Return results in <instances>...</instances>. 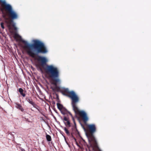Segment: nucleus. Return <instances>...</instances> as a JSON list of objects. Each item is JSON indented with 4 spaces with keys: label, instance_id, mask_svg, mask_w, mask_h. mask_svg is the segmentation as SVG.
Returning <instances> with one entry per match:
<instances>
[{
    "label": "nucleus",
    "instance_id": "obj_1",
    "mask_svg": "<svg viewBox=\"0 0 151 151\" xmlns=\"http://www.w3.org/2000/svg\"><path fill=\"white\" fill-rule=\"evenodd\" d=\"M14 38L15 39H19L24 44L23 48L26 50L27 54L31 57L40 62L38 66L41 71L42 67L48 77L53 81V84L55 87L52 89L53 91L60 92L63 94L70 98L71 100V104L73 111L76 115L80 116L85 124H86L88 120L86 113L83 111L80 110L77 105L79 101V98L75 92L72 91H70L68 88H65L61 91L60 88L57 86V83L60 82L59 78V71L58 69L52 65H47V60L46 58L38 55L39 53L46 54L47 50L44 44L38 40L33 41V43H29L27 41L22 40L21 37L17 33L14 34Z\"/></svg>",
    "mask_w": 151,
    "mask_h": 151
},
{
    "label": "nucleus",
    "instance_id": "obj_2",
    "mask_svg": "<svg viewBox=\"0 0 151 151\" xmlns=\"http://www.w3.org/2000/svg\"><path fill=\"white\" fill-rule=\"evenodd\" d=\"M0 4L1 7V11L3 12V17L6 20L5 22L8 24V27L10 28L11 26L16 30L17 28L14 23V20L19 18L18 13L13 9L12 6L7 4L4 0H0Z\"/></svg>",
    "mask_w": 151,
    "mask_h": 151
},
{
    "label": "nucleus",
    "instance_id": "obj_3",
    "mask_svg": "<svg viewBox=\"0 0 151 151\" xmlns=\"http://www.w3.org/2000/svg\"><path fill=\"white\" fill-rule=\"evenodd\" d=\"M86 134L89 138V140L92 141L95 147L97 146V143L93 135V134L96 131V127L94 124H87Z\"/></svg>",
    "mask_w": 151,
    "mask_h": 151
},
{
    "label": "nucleus",
    "instance_id": "obj_4",
    "mask_svg": "<svg viewBox=\"0 0 151 151\" xmlns=\"http://www.w3.org/2000/svg\"><path fill=\"white\" fill-rule=\"evenodd\" d=\"M26 100L30 104H31L33 107L36 109L37 110L40 111L39 107L33 101L32 98L30 97H27L26 98Z\"/></svg>",
    "mask_w": 151,
    "mask_h": 151
},
{
    "label": "nucleus",
    "instance_id": "obj_5",
    "mask_svg": "<svg viewBox=\"0 0 151 151\" xmlns=\"http://www.w3.org/2000/svg\"><path fill=\"white\" fill-rule=\"evenodd\" d=\"M63 120L64 121V123L66 126L69 127H70V124L68 118L66 116H64L63 118Z\"/></svg>",
    "mask_w": 151,
    "mask_h": 151
},
{
    "label": "nucleus",
    "instance_id": "obj_6",
    "mask_svg": "<svg viewBox=\"0 0 151 151\" xmlns=\"http://www.w3.org/2000/svg\"><path fill=\"white\" fill-rule=\"evenodd\" d=\"M60 111H61V113L64 115L66 114L67 113H68L70 115L73 117L72 114L70 112H68L67 109L64 107L63 109H62L60 110Z\"/></svg>",
    "mask_w": 151,
    "mask_h": 151
},
{
    "label": "nucleus",
    "instance_id": "obj_7",
    "mask_svg": "<svg viewBox=\"0 0 151 151\" xmlns=\"http://www.w3.org/2000/svg\"><path fill=\"white\" fill-rule=\"evenodd\" d=\"M16 107L20 110L22 111L23 112L24 111V109L22 107V106L20 104H16Z\"/></svg>",
    "mask_w": 151,
    "mask_h": 151
},
{
    "label": "nucleus",
    "instance_id": "obj_8",
    "mask_svg": "<svg viewBox=\"0 0 151 151\" xmlns=\"http://www.w3.org/2000/svg\"><path fill=\"white\" fill-rule=\"evenodd\" d=\"M23 90L21 88H20L19 89V91L21 95H22L23 97H24L25 96V93H23Z\"/></svg>",
    "mask_w": 151,
    "mask_h": 151
},
{
    "label": "nucleus",
    "instance_id": "obj_9",
    "mask_svg": "<svg viewBox=\"0 0 151 151\" xmlns=\"http://www.w3.org/2000/svg\"><path fill=\"white\" fill-rule=\"evenodd\" d=\"M57 107L58 109L60 111L64 107L62 105L59 103H57Z\"/></svg>",
    "mask_w": 151,
    "mask_h": 151
},
{
    "label": "nucleus",
    "instance_id": "obj_10",
    "mask_svg": "<svg viewBox=\"0 0 151 151\" xmlns=\"http://www.w3.org/2000/svg\"><path fill=\"white\" fill-rule=\"evenodd\" d=\"M46 138L48 141H50L52 140L51 137L48 134L46 135Z\"/></svg>",
    "mask_w": 151,
    "mask_h": 151
},
{
    "label": "nucleus",
    "instance_id": "obj_11",
    "mask_svg": "<svg viewBox=\"0 0 151 151\" xmlns=\"http://www.w3.org/2000/svg\"><path fill=\"white\" fill-rule=\"evenodd\" d=\"M64 129L65 130V133L67 134L68 136H70V133L68 130V129L65 127L64 128Z\"/></svg>",
    "mask_w": 151,
    "mask_h": 151
},
{
    "label": "nucleus",
    "instance_id": "obj_12",
    "mask_svg": "<svg viewBox=\"0 0 151 151\" xmlns=\"http://www.w3.org/2000/svg\"><path fill=\"white\" fill-rule=\"evenodd\" d=\"M0 25H1V27L3 29H4L5 28H4V23L3 22H1Z\"/></svg>",
    "mask_w": 151,
    "mask_h": 151
},
{
    "label": "nucleus",
    "instance_id": "obj_13",
    "mask_svg": "<svg viewBox=\"0 0 151 151\" xmlns=\"http://www.w3.org/2000/svg\"><path fill=\"white\" fill-rule=\"evenodd\" d=\"M81 125L83 129H84V130L85 131H87V128H86L82 124Z\"/></svg>",
    "mask_w": 151,
    "mask_h": 151
},
{
    "label": "nucleus",
    "instance_id": "obj_14",
    "mask_svg": "<svg viewBox=\"0 0 151 151\" xmlns=\"http://www.w3.org/2000/svg\"><path fill=\"white\" fill-rule=\"evenodd\" d=\"M24 150H24L23 149V150H22V151H24Z\"/></svg>",
    "mask_w": 151,
    "mask_h": 151
},
{
    "label": "nucleus",
    "instance_id": "obj_15",
    "mask_svg": "<svg viewBox=\"0 0 151 151\" xmlns=\"http://www.w3.org/2000/svg\"><path fill=\"white\" fill-rule=\"evenodd\" d=\"M57 97H58V96L57 95Z\"/></svg>",
    "mask_w": 151,
    "mask_h": 151
},
{
    "label": "nucleus",
    "instance_id": "obj_16",
    "mask_svg": "<svg viewBox=\"0 0 151 151\" xmlns=\"http://www.w3.org/2000/svg\"><path fill=\"white\" fill-rule=\"evenodd\" d=\"M24 151H25V150H24Z\"/></svg>",
    "mask_w": 151,
    "mask_h": 151
}]
</instances>
